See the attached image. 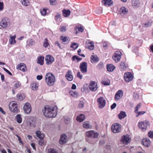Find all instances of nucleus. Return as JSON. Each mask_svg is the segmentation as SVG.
Instances as JSON below:
<instances>
[{"instance_id": "obj_49", "label": "nucleus", "mask_w": 153, "mask_h": 153, "mask_svg": "<svg viewBox=\"0 0 153 153\" xmlns=\"http://www.w3.org/2000/svg\"><path fill=\"white\" fill-rule=\"evenodd\" d=\"M102 83L104 85H108L110 84V81L109 80L106 81H103L102 82Z\"/></svg>"}, {"instance_id": "obj_43", "label": "nucleus", "mask_w": 153, "mask_h": 153, "mask_svg": "<svg viewBox=\"0 0 153 153\" xmlns=\"http://www.w3.org/2000/svg\"><path fill=\"white\" fill-rule=\"evenodd\" d=\"M75 29L76 30H78V31L80 32H82L83 31V28L81 27H79V26H76L75 27Z\"/></svg>"}, {"instance_id": "obj_12", "label": "nucleus", "mask_w": 153, "mask_h": 153, "mask_svg": "<svg viewBox=\"0 0 153 153\" xmlns=\"http://www.w3.org/2000/svg\"><path fill=\"white\" fill-rule=\"evenodd\" d=\"M79 68L82 73H86L87 71V62H83L81 63L79 65Z\"/></svg>"}, {"instance_id": "obj_51", "label": "nucleus", "mask_w": 153, "mask_h": 153, "mask_svg": "<svg viewBox=\"0 0 153 153\" xmlns=\"http://www.w3.org/2000/svg\"><path fill=\"white\" fill-rule=\"evenodd\" d=\"M141 103L138 104L136 107H135V113H136L137 111H138V110L139 108L141 107Z\"/></svg>"}, {"instance_id": "obj_38", "label": "nucleus", "mask_w": 153, "mask_h": 153, "mask_svg": "<svg viewBox=\"0 0 153 153\" xmlns=\"http://www.w3.org/2000/svg\"><path fill=\"white\" fill-rule=\"evenodd\" d=\"M69 93L70 95L74 97H76L78 96V92L76 91H71Z\"/></svg>"}, {"instance_id": "obj_10", "label": "nucleus", "mask_w": 153, "mask_h": 153, "mask_svg": "<svg viewBox=\"0 0 153 153\" xmlns=\"http://www.w3.org/2000/svg\"><path fill=\"white\" fill-rule=\"evenodd\" d=\"M122 53L119 51H116L113 56V59L116 62H117L120 61Z\"/></svg>"}, {"instance_id": "obj_45", "label": "nucleus", "mask_w": 153, "mask_h": 153, "mask_svg": "<svg viewBox=\"0 0 153 153\" xmlns=\"http://www.w3.org/2000/svg\"><path fill=\"white\" fill-rule=\"evenodd\" d=\"M72 60L73 61H74V60H75V59H76L78 62L80 61L82 59L81 58H80L79 57L77 56H73L72 58Z\"/></svg>"}, {"instance_id": "obj_57", "label": "nucleus", "mask_w": 153, "mask_h": 153, "mask_svg": "<svg viewBox=\"0 0 153 153\" xmlns=\"http://www.w3.org/2000/svg\"><path fill=\"white\" fill-rule=\"evenodd\" d=\"M4 5L3 2L0 1V10L2 11L4 9Z\"/></svg>"}, {"instance_id": "obj_48", "label": "nucleus", "mask_w": 153, "mask_h": 153, "mask_svg": "<svg viewBox=\"0 0 153 153\" xmlns=\"http://www.w3.org/2000/svg\"><path fill=\"white\" fill-rule=\"evenodd\" d=\"M78 45L76 43H74L71 45V47L74 49H75L78 48Z\"/></svg>"}, {"instance_id": "obj_59", "label": "nucleus", "mask_w": 153, "mask_h": 153, "mask_svg": "<svg viewBox=\"0 0 153 153\" xmlns=\"http://www.w3.org/2000/svg\"><path fill=\"white\" fill-rule=\"evenodd\" d=\"M103 46L105 49H106L108 48V44L106 42L103 43Z\"/></svg>"}, {"instance_id": "obj_7", "label": "nucleus", "mask_w": 153, "mask_h": 153, "mask_svg": "<svg viewBox=\"0 0 153 153\" xmlns=\"http://www.w3.org/2000/svg\"><path fill=\"white\" fill-rule=\"evenodd\" d=\"M10 110L14 112H17L18 111L17 104L15 102L12 101L10 102L9 105Z\"/></svg>"}, {"instance_id": "obj_28", "label": "nucleus", "mask_w": 153, "mask_h": 153, "mask_svg": "<svg viewBox=\"0 0 153 153\" xmlns=\"http://www.w3.org/2000/svg\"><path fill=\"white\" fill-rule=\"evenodd\" d=\"M39 84L37 83L33 82L31 84V86L33 90L35 91L38 89Z\"/></svg>"}, {"instance_id": "obj_40", "label": "nucleus", "mask_w": 153, "mask_h": 153, "mask_svg": "<svg viewBox=\"0 0 153 153\" xmlns=\"http://www.w3.org/2000/svg\"><path fill=\"white\" fill-rule=\"evenodd\" d=\"M49 45V43L48 42V40L47 39H45L44 40V42L43 43V46L45 48L48 47V46Z\"/></svg>"}, {"instance_id": "obj_24", "label": "nucleus", "mask_w": 153, "mask_h": 153, "mask_svg": "<svg viewBox=\"0 0 153 153\" xmlns=\"http://www.w3.org/2000/svg\"><path fill=\"white\" fill-rule=\"evenodd\" d=\"M132 5L133 8H136L139 6L140 3L138 0H132Z\"/></svg>"}, {"instance_id": "obj_62", "label": "nucleus", "mask_w": 153, "mask_h": 153, "mask_svg": "<svg viewBox=\"0 0 153 153\" xmlns=\"http://www.w3.org/2000/svg\"><path fill=\"white\" fill-rule=\"evenodd\" d=\"M81 52V50L80 49H79L78 51H77V52H78V54L80 56H82V57H85V55L84 54H79V53Z\"/></svg>"}, {"instance_id": "obj_4", "label": "nucleus", "mask_w": 153, "mask_h": 153, "mask_svg": "<svg viewBox=\"0 0 153 153\" xmlns=\"http://www.w3.org/2000/svg\"><path fill=\"white\" fill-rule=\"evenodd\" d=\"M85 134L87 137L92 138H97L99 135L98 133L94 130L86 131L85 132Z\"/></svg>"}, {"instance_id": "obj_16", "label": "nucleus", "mask_w": 153, "mask_h": 153, "mask_svg": "<svg viewBox=\"0 0 153 153\" xmlns=\"http://www.w3.org/2000/svg\"><path fill=\"white\" fill-rule=\"evenodd\" d=\"M16 69H20L24 72H26L27 71V68L25 64L23 63H20L17 65Z\"/></svg>"}, {"instance_id": "obj_13", "label": "nucleus", "mask_w": 153, "mask_h": 153, "mask_svg": "<svg viewBox=\"0 0 153 153\" xmlns=\"http://www.w3.org/2000/svg\"><path fill=\"white\" fill-rule=\"evenodd\" d=\"M121 141L123 144H128L131 141V138L129 137V135L126 134L123 136L122 137Z\"/></svg>"}, {"instance_id": "obj_60", "label": "nucleus", "mask_w": 153, "mask_h": 153, "mask_svg": "<svg viewBox=\"0 0 153 153\" xmlns=\"http://www.w3.org/2000/svg\"><path fill=\"white\" fill-rule=\"evenodd\" d=\"M63 15L64 16L67 17V10L65 9L63 10Z\"/></svg>"}, {"instance_id": "obj_23", "label": "nucleus", "mask_w": 153, "mask_h": 153, "mask_svg": "<svg viewBox=\"0 0 153 153\" xmlns=\"http://www.w3.org/2000/svg\"><path fill=\"white\" fill-rule=\"evenodd\" d=\"M67 136L65 134H63L61 136L59 140V143L61 144H63L65 143L66 141Z\"/></svg>"}, {"instance_id": "obj_11", "label": "nucleus", "mask_w": 153, "mask_h": 153, "mask_svg": "<svg viewBox=\"0 0 153 153\" xmlns=\"http://www.w3.org/2000/svg\"><path fill=\"white\" fill-rule=\"evenodd\" d=\"M124 78L126 82H128L132 80L133 76L131 72H126L124 74Z\"/></svg>"}, {"instance_id": "obj_53", "label": "nucleus", "mask_w": 153, "mask_h": 153, "mask_svg": "<svg viewBox=\"0 0 153 153\" xmlns=\"http://www.w3.org/2000/svg\"><path fill=\"white\" fill-rule=\"evenodd\" d=\"M35 44V42L34 40L32 39H30L29 40V45H30L32 46Z\"/></svg>"}, {"instance_id": "obj_31", "label": "nucleus", "mask_w": 153, "mask_h": 153, "mask_svg": "<svg viewBox=\"0 0 153 153\" xmlns=\"http://www.w3.org/2000/svg\"><path fill=\"white\" fill-rule=\"evenodd\" d=\"M16 37V36L14 35L13 36H10V39H9V42L11 45L14 44L16 43V41L15 40V39Z\"/></svg>"}, {"instance_id": "obj_20", "label": "nucleus", "mask_w": 153, "mask_h": 153, "mask_svg": "<svg viewBox=\"0 0 153 153\" xmlns=\"http://www.w3.org/2000/svg\"><path fill=\"white\" fill-rule=\"evenodd\" d=\"M102 2L104 5L106 6H111L113 4V2L112 0H102Z\"/></svg>"}, {"instance_id": "obj_25", "label": "nucleus", "mask_w": 153, "mask_h": 153, "mask_svg": "<svg viewBox=\"0 0 153 153\" xmlns=\"http://www.w3.org/2000/svg\"><path fill=\"white\" fill-rule=\"evenodd\" d=\"M83 126L86 129H91L92 127V126L90 124L89 122L86 121L83 123Z\"/></svg>"}, {"instance_id": "obj_56", "label": "nucleus", "mask_w": 153, "mask_h": 153, "mask_svg": "<svg viewBox=\"0 0 153 153\" xmlns=\"http://www.w3.org/2000/svg\"><path fill=\"white\" fill-rule=\"evenodd\" d=\"M66 27H65L64 26L61 27L60 28V29L61 31L63 32L66 31Z\"/></svg>"}, {"instance_id": "obj_30", "label": "nucleus", "mask_w": 153, "mask_h": 153, "mask_svg": "<svg viewBox=\"0 0 153 153\" xmlns=\"http://www.w3.org/2000/svg\"><path fill=\"white\" fill-rule=\"evenodd\" d=\"M126 116V113L123 111H120V113L118 115V117L119 119L121 120L124 118Z\"/></svg>"}, {"instance_id": "obj_33", "label": "nucleus", "mask_w": 153, "mask_h": 153, "mask_svg": "<svg viewBox=\"0 0 153 153\" xmlns=\"http://www.w3.org/2000/svg\"><path fill=\"white\" fill-rule=\"evenodd\" d=\"M127 68V66L124 62H121L120 64V68L122 71L125 70Z\"/></svg>"}, {"instance_id": "obj_18", "label": "nucleus", "mask_w": 153, "mask_h": 153, "mask_svg": "<svg viewBox=\"0 0 153 153\" xmlns=\"http://www.w3.org/2000/svg\"><path fill=\"white\" fill-rule=\"evenodd\" d=\"M123 92L122 90H119L115 94L114 99L116 100H120L122 97Z\"/></svg>"}, {"instance_id": "obj_37", "label": "nucleus", "mask_w": 153, "mask_h": 153, "mask_svg": "<svg viewBox=\"0 0 153 153\" xmlns=\"http://www.w3.org/2000/svg\"><path fill=\"white\" fill-rule=\"evenodd\" d=\"M21 2L22 4L25 6H28L30 4L28 0H21Z\"/></svg>"}, {"instance_id": "obj_54", "label": "nucleus", "mask_w": 153, "mask_h": 153, "mask_svg": "<svg viewBox=\"0 0 153 153\" xmlns=\"http://www.w3.org/2000/svg\"><path fill=\"white\" fill-rule=\"evenodd\" d=\"M77 76L80 79H82L83 77L82 75L81 74L80 72H78L77 74Z\"/></svg>"}, {"instance_id": "obj_3", "label": "nucleus", "mask_w": 153, "mask_h": 153, "mask_svg": "<svg viewBox=\"0 0 153 153\" xmlns=\"http://www.w3.org/2000/svg\"><path fill=\"white\" fill-rule=\"evenodd\" d=\"M10 24V21L8 18H3L0 22V26L3 28L6 29L8 27Z\"/></svg>"}, {"instance_id": "obj_36", "label": "nucleus", "mask_w": 153, "mask_h": 153, "mask_svg": "<svg viewBox=\"0 0 153 153\" xmlns=\"http://www.w3.org/2000/svg\"><path fill=\"white\" fill-rule=\"evenodd\" d=\"M16 120L18 123H20L22 122V119L21 115L17 114L16 116Z\"/></svg>"}, {"instance_id": "obj_9", "label": "nucleus", "mask_w": 153, "mask_h": 153, "mask_svg": "<svg viewBox=\"0 0 153 153\" xmlns=\"http://www.w3.org/2000/svg\"><path fill=\"white\" fill-rule=\"evenodd\" d=\"M97 101L98 103L99 108H103L105 105V100L103 97L98 98Z\"/></svg>"}, {"instance_id": "obj_2", "label": "nucleus", "mask_w": 153, "mask_h": 153, "mask_svg": "<svg viewBox=\"0 0 153 153\" xmlns=\"http://www.w3.org/2000/svg\"><path fill=\"white\" fill-rule=\"evenodd\" d=\"M45 80L48 86H52L54 84L56 81L55 77L51 73H48L45 75Z\"/></svg>"}, {"instance_id": "obj_17", "label": "nucleus", "mask_w": 153, "mask_h": 153, "mask_svg": "<svg viewBox=\"0 0 153 153\" xmlns=\"http://www.w3.org/2000/svg\"><path fill=\"white\" fill-rule=\"evenodd\" d=\"M46 63L48 65L51 64L54 61V58L51 55H47L45 58Z\"/></svg>"}, {"instance_id": "obj_44", "label": "nucleus", "mask_w": 153, "mask_h": 153, "mask_svg": "<svg viewBox=\"0 0 153 153\" xmlns=\"http://www.w3.org/2000/svg\"><path fill=\"white\" fill-rule=\"evenodd\" d=\"M84 102L83 101H80L79 103L78 106L80 108H83L84 105Z\"/></svg>"}, {"instance_id": "obj_22", "label": "nucleus", "mask_w": 153, "mask_h": 153, "mask_svg": "<svg viewBox=\"0 0 153 153\" xmlns=\"http://www.w3.org/2000/svg\"><path fill=\"white\" fill-rule=\"evenodd\" d=\"M86 47L90 50H92L94 48V42H89V41L86 42Z\"/></svg>"}, {"instance_id": "obj_39", "label": "nucleus", "mask_w": 153, "mask_h": 153, "mask_svg": "<svg viewBox=\"0 0 153 153\" xmlns=\"http://www.w3.org/2000/svg\"><path fill=\"white\" fill-rule=\"evenodd\" d=\"M152 21L149 20V21L148 22H146L145 23L144 26L145 27H150L152 25Z\"/></svg>"}, {"instance_id": "obj_64", "label": "nucleus", "mask_w": 153, "mask_h": 153, "mask_svg": "<svg viewBox=\"0 0 153 153\" xmlns=\"http://www.w3.org/2000/svg\"><path fill=\"white\" fill-rule=\"evenodd\" d=\"M42 75H38L36 77L37 79L38 80H40L42 78Z\"/></svg>"}, {"instance_id": "obj_41", "label": "nucleus", "mask_w": 153, "mask_h": 153, "mask_svg": "<svg viewBox=\"0 0 153 153\" xmlns=\"http://www.w3.org/2000/svg\"><path fill=\"white\" fill-rule=\"evenodd\" d=\"M61 40L62 41V43L63 44H65L67 38L66 36H61L60 37Z\"/></svg>"}, {"instance_id": "obj_63", "label": "nucleus", "mask_w": 153, "mask_h": 153, "mask_svg": "<svg viewBox=\"0 0 153 153\" xmlns=\"http://www.w3.org/2000/svg\"><path fill=\"white\" fill-rule=\"evenodd\" d=\"M56 0H50V3L51 4L54 5L55 4V2Z\"/></svg>"}, {"instance_id": "obj_32", "label": "nucleus", "mask_w": 153, "mask_h": 153, "mask_svg": "<svg viewBox=\"0 0 153 153\" xmlns=\"http://www.w3.org/2000/svg\"><path fill=\"white\" fill-rule=\"evenodd\" d=\"M91 62L93 63L97 62L98 59L97 56V55H92L91 57Z\"/></svg>"}, {"instance_id": "obj_35", "label": "nucleus", "mask_w": 153, "mask_h": 153, "mask_svg": "<svg viewBox=\"0 0 153 153\" xmlns=\"http://www.w3.org/2000/svg\"><path fill=\"white\" fill-rule=\"evenodd\" d=\"M44 57L42 56H39L38 58L37 63L40 65H43V64Z\"/></svg>"}, {"instance_id": "obj_19", "label": "nucleus", "mask_w": 153, "mask_h": 153, "mask_svg": "<svg viewBox=\"0 0 153 153\" xmlns=\"http://www.w3.org/2000/svg\"><path fill=\"white\" fill-rule=\"evenodd\" d=\"M128 12L127 9L124 7H123L120 9L119 13L122 16H123L127 14Z\"/></svg>"}, {"instance_id": "obj_61", "label": "nucleus", "mask_w": 153, "mask_h": 153, "mask_svg": "<svg viewBox=\"0 0 153 153\" xmlns=\"http://www.w3.org/2000/svg\"><path fill=\"white\" fill-rule=\"evenodd\" d=\"M16 136L18 138V140L19 141V142L21 143L22 145H23V143L22 142L20 137L17 134H16Z\"/></svg>"}, {"instance_id": "obj_14", "label": "nucleus", "mask_w": 153, "mask_h": 153, "mask_svg": "<svg viewBox=\"0 0 153 153\" xmlns=\"http://www.w3.org/2000/svg\"><path fill=\"white\" fill-rule=\"evenodd\" d=\"M90 89L93 91H95L97 88V83L94 81H91L89 86Z\"/></svg>"}, {"instance_id": "obj_58", "label": "nucleus", "mask_w": 153, "mask_h": 153, "mask_svg": "<svg viewBox=\"0 0 153 153\" xmlns=\"http://www.w3.org/2000/svg\"><path fill=\"white\" fill-rule=\"evenodd\" d=\"M103 65V63L102 62H100L97 65V68L99 69H101L102 68Z\"/></svg>"}, {"instance_id": "obj_26", "label": "nucleus", "mask_w": 153, "mask_h": 153, "mask_svg": "<svg viewBox=\"0 0 153 153\" xmlns=\"http://www.w3.org/2000/svg\"><path fill=\"white\" fill-rule=\"evenodd\" d=\"M85 116L83 114H80L76 117V120L79 122H82L85 120Z\"/></svg>"}, {"instance_id": "obj_8", "label": "nucleus", "mask_w": 153, "mask_h": 153, "mask_svg": "<svg viewBox=\"0 0 153 153\" xmlns=\"http://www.w3.org/2000/svg\"><path fill=\"white\" fill-rule=\"evenodd\" d=\"M149 126V122L147 120H145L138 123L139 127L143 131L146 130Z\"/></svg>"}, {"instance_id": "obj_52", "label": "nucleus", "mask_w": 153, "mask_h": 153, "mask_svg": "<svg viewBox=\"0 0 153 153\" xmlns=\"http://www.w3.org/2000/svg\"><path fill=\"white\" fill-rule=\"evenodd\" d=\"M133 98L135 100H137L139 99V95L137 93H134L133 94Z\"/></svg>"}, {"instance_id": "obj_29", "label": "nucleus", "mask_w": 153, "mask_h": 153, "mask_svg": "<svg viewBox=\"0 0 153 153\" xmlns=\"http://www.w3.org/2000/svg\"><path fill=\"white\" fill-rule=\"evenodd\" d=\"M25 95L23 93L19 94L16 95V97L17 99L20 100H23L24 98H25Z\"/></svg>"}, {"instance_id": "obj_50", "label": "nucleus", "mask_w": 153, "mask_h": 153, "mask_svg": "<svg viewBox=\"0 0 153 153\" xmlns=\"http://www.w3.org/2000/svg\"><path fill=\"white\" fill-rule=\"evenodd\" d=\"M148 136L151 138H153V131H149L148 133Z\"/></svg>"}, {"instance_id": "obj_1", "label": "nucleus", "mask_w": 153, "mask_h": 153, "mask_svg": "<svg viewBox=\"0 0 153 153\" xmlns=\"http://www.w3.org/2000/svg\"><path fill=\"white\" fill-rule=\"evenodd\" d=\"M57 107H51L45 105L42 110L44 115L47 118H52L55 117L57 115Z\"/></svg>"}, {"instance_id": "obj_34", "label": "nucleus", "mask_w": 153, "mask_h": 153, "mask_svg": "<svg viewBox=\"0 0 153 153\" xmlns=\"http://www.w3.org/2000/svg\"><path fill=\"white\" fill-rule=\"evenodd\" d=\"M73 79V76L71 74V71L70 70L68 71V80L72 81Z\"/></svg>"}, {"instance_id": "obj_27", "label": "nucleus", "mask_w": 153, "mask_h": 153, "mask_svg": "<svg viewBox=\"0 0 153 153\" xmlns=\"http://www.w3.org/2000/svg\"><path fill=\"white\" fill-rule=\"evenodd\" d=\"M107 69L108 71L112 72L114 70L115 67L112 64H109L107 65Z\"/></svg>"}, {"instance_id": "obj_15", "label": "nucleus", "mask_w": 153, "mask_h": 153, "mask_svg": "<svg viewBox=\"0 0 153 153\" xmlns=\"http://www.w3.org/2000/svg\"><path fill=\"white\" fill-rule=\"evenodd\" d=\"M24 109L25 112L27 114L29 113L31 111V108L30 103L27 102L24 106Z\"/></svg>"}, {"instance_id": "obj_55", "label": "nucleus", "mask_w": 153, "mask_h": 153, "mask_svg": "<svg viewBox=\"0 0 153 153\" xmlns=\"http://www.w3.org/2000/svg\"><path fill=\"white\" fill-rule=\"evenodd\" d=\"M60 15L59 14H57L55 16V19L57 21H59L60 19Z\"/></svg>"}, {"instance_id": "obj_21", "label": "nucleus", "mask_w": 153, "mask_h": 153, "mask_svg": "<svg viewBox=\"0 0 153 153\" xmlns=\"http://www.w3.org/2000/svg\"><path fill=\"white\" fill-rule=\"evenodd\" d=\"M142 143L145 146L148 147L150 145V141L149 139L145 138L143 139Z\"/></svg>"}, {"instance_id": "obj_5", "label": "nucleus", "mask_w": 153, "mask_h": 153, "mask_svg": "<svg viewBox=\"0 0 153 153\" xmlns=\"http://www.w3.org/2000/svg\"><path fill=\"white\" fill-rule=\"evenodd\" d=\"M36 134V136L40 139V140L39 141V144L41 146L43 145L44 144V141L43 140L45 137L44 134L43 133H41L40 131H37Z\"/></svg>"}, {"instance_id": "obj_47", "label": "nucleus", "mask_w": 153, "mask_h": 153, "mask_svg": "<svg viewBox=\"0 0 153 153\" xmlns=\"http://www.w3.org/2000/svg\"><path fill=\"white\" fill-rule=\"evenodd\" d=\"M47 10L45 8H43L40 10V12L42 16H45L46 15Z\"/></svg>"}, {"instance_id": "obj_46", "label": "nucleus", "mask_w": 153, "mask_h": 153, "mask_svg": "<svg viewBox=\"0 0 153 153\" xmlns=\"http://www.w3.org/2000/svg\"><path fill=\"white\" fill-rule=\"evenodd\" d=\"M48 153H58V152L55 149H50L48 150Z\"/></svg>"}, {"instance_id": "obj_42", "label": "nucleus", "mask_w": 153, "mask_h": 153, "mask_svg": "<svg viewBox=\"0 0 153 153\" xmlns=\"http://www.w3.org/2000/svg\"><path fill=\"white\" fill-rule=\"evenodd\" d=\"M21 85V83L17 81L15 83L14 86L15 88H17L20 87Z\"/></svg>"}, {"instance_id": "obj_6", "label": "nucleus", "mask_w": 153, "mask_h": 153, "mask_svg": "<svg viewBox=\"0 0 153 153\" xmlns=\"http://www.w3.org/2000/svg\"><path fill=\"white\" fill-rule=\"evenodd\" d=\"M121 126L119 123H114L112 126L111 130L114 133H119L121 130Z\"/></svg>"}]
</instances>
